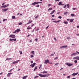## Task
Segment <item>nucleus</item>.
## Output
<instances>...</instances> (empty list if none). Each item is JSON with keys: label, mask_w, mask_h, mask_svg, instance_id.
<instances>
[{"label": "nucleus", "mask_w": 79, "mask_h": 79, "mask_svg": "<svg viewBox=\"0 0 79 79\" xmlns=\"http://www.w3.org/2000/svg\"><path fill=\"white\" fill-rule=\"evenodd\" d=\"M76 52V53H78V54H79V52H78V51H77Z\"/></svg>", "instance_id": "49"}, {"label": "nucleus", "mask_w": 79, "mask_h": 79, "mask_svg": "<svg viewBox=\"0 0 79 79\" xmlns=\"http://www.w3.org/2000/svg\"><path fill=\"white\" fill-rule=\"evenodd\" d=\"M66 7V4L64 7H63V8H65Z\"/></svg>", "instance_id": "46"}, {"label": "nucleus", "mask_w": 79, "mask_h": 79, "mask_svg": "<svg viewBox=\"0 0 79 79\" xmlns=\"http://www.w3.org/2000/svg\"><path fill=\"white\" fill-rule=\"evenodd\" d=\"M70 39H71V38L70 37H67V40H70Z\"/></svg>", "instance_id": "22"}, {"label": "nucleus", "mask_w": 79, "mask_h": 79, "mask_svg": "<svg viewBox=\"0 0 79 79\" xmlns=\"http://www.w3.org/2000/svg\"><path fill=\"white\" fill-rule=\"evenodd\" d=\"M30 56H31V58H33L34 57V55H31Z\"/></svg>", "instance_id": "31"}, {"label": "nucleus", "mask_w": 79, "mask_h": 79, "mask_svg": "<svg viewBox=\"0 0 79 79\" xmlns=\"http://www.w3.org/2000/svg\"><path fill=\"white\" fill-rule=\"evenodd\" d=\"M19 53H20V54H23V52H22V51H19Z\"/></svg>", "instance_id": "48"}, {"label": "nucleus", "mask_w": 79, "mask_h": 79, "mask_svg": "<svg viewBox=\"0 0 79 79\" xmlns=\"http://www.w3.org/2000/svg\"><path fill=\"white\" fill-rule=\"evenodd\" d=\"M73 10H75L76 9V8H72Z\"/></svg>", "instance_id": "55"}, {"label": "nucleus", "mask_w": 79, "mask_h": 79, "mask_svg": "<svg viewBox=\"0 0 79 79\" xmlns=\"http://www.w3.org/2000/svg\"><path fill=\"white\" fill-rule=\"evenodd\" d=\"M36 64V63H34L33 64H31L30 66H31V67H32V68H33V67H34V66Z\"/></svg>", "instance_id": "5"}, {"label": "nucleus", "mask_w": 79, "mask_h": 79, "mask_svg": "<svg viewBox=\"0 0 79 79\" xmlns=\"http://www.w3.org/2000/svg\"><path fill=\"white\" fill-rule=\"evenodd\" d=\"M63 23L64 24H68V22H66V21H64L63 22Z\"/></svg>", "instance_id": "19"}, {"label": "nucleus", "mask_w": 79, "mask_h": 79, "mask_svg": "<svg viewBox=\"0 0 79 79\" xmlns=\"http://www.w3.org/2000/svg\"><path fill=\"white\" fill-rule=\"evenodd\" d=\"M9 40H10V41H13V39H12L11 38Z\"/></svg>", "instance_id": "43"}, {"label": "nucleus", "mask_w": 79, "mask_h": 79, "mask_svg": "<svg viewBox=\"0 0 79 79\" xmlns=\"http://www.w3.org/2000/svg\"><path fill=\"white\" fill-rule=\"evenodd\" d=\"M54 40L55 41H56V40H57L55 38H54Z\"/></svg>", "instance_id": "47"}, {"label": "nucleus", "mask_w": 79, "mask_h": 79, "mask_svg": "<svg viewBox=\"0 0 79 79\" xmlns=\"http://www.w3.org/2000/svg\"><path fill=\"white\" fill-rule=\"evenodd\" d=\"M48 27H49V25H48L46 28V29H47L48 28Z\"/></svg>", "instance_id": "45"}, {"label": "nucleus", "mask_w": 79, "mask_h": 79, "mask_svg": "<svg viewBox=\"0 0 79 79\" xmlns=\"http://www.w3.org/2000/svg\"><path fill=\"white\" fill-rule=\"evenodd\" d=\"M38 15H37L36 17H35V18L36 19H37V18H38Z\"/></svg>", "instance_id": "61"}, {"label": "nucleus", "mask_w": 79, "mask_h": 79, "mask_svg": "<svg viewBox=\"0 0 79 79\" xmlns=\"http://www.w3.org/2000/svg\"><path fill=\"white\" fill-rule=\"evenodd\" d=\"M65 64L68 66L71 67L73 66V64H71V63H66Z\"/></svg>", "instance_id": "1"}, {"label": "nucleus", "mask_w": 79, "mask_h": 79, "mask_svg": "<svg viewBox=\"0 0 79 79\" xmlns=\"http://www.w3.org/2000/svg\"><path fill=\"white\" fill-rule=\"evenodd\" d=\"M71 16L73 17L74 16V14H71Z\"/></svg>", "instance_id": "34"}, {"label": "nucleus", "mask_w": 79, "mask_h": 79, "mask_svg": "<svg viewBox=\"0 0 79 79\" xmlns=\"http://www.w3.org/2000/svg\"><path fill=\"white\" fill-rule=\"evenodd\" d=\"M61 3H62V2H59V4H58V5H61Z\"/></svg>", "instance_id": "28"}, {"label": "nucleus", "mask_w": 79, "mask_h": 79, "mask_svg": "<svg viewBox=\"0 0 79 79\" xmlns=\"http://www.w3.org/2000/svg\"><path fill=\"white\" fill-rule=\"evenodd\" d=\"M79 73V72H77L75 73H73L72 74V76H76V75H77Z\"/></svg>", "instance_id": "10"}, {"label": "nucleus", "mask_w": 79, "mask_h": 79, "mask_svg": "<svg viewBox=\"0 0 79 79\" xmlns=\"http://www.w3.org/2000/svg\"><path fill=\"white\" fill-rule=\"evenodd\" d=\"M13 33H14V34H15V33H16V30H15V32H13Z\"/></svg>", "instance_id": "56"}, {"label": "nucleus", "mask_w": 79, "mask_h": 79, "mask_svg": "<svg viewBox=\"0 0 79 79\" xmlns=\"http://www.w3.org/2000/svg\"><path fill=\"white\" fill-rule=\"evenodd\" d=\"M67 79H69V78H70V76H69L67 77Z\"/></svg>", "instance_id": "36"}, {"label": "nucleus", "mask_w": 79, "mask_h": 79, "mask_svg": "<svg viewBox=\"0 0 79 79\" xmlns=\"http://www.w3.org/2000/svg\"><path fill=\"white\" fill-rule=\"evenodd\" d=\"M13 40L14 42H15V41H16V38H15L14 39H13Z\"/></svg>", "instance_id": "38"}, {"label": "nucleus", "mask_w": 79, "mask_h": 79, "mask_svg": "<svg viewBox=\"0 0 79 79\" xmlns=\"http://www.w3.org/2000/svg\"><path fill=\"white\" fill-rule=\"evenodd\" d=\"M35 40V41L36 42H37V41L38 39H37V38H36Z\"/></svg>", "instance_id": "59"}, {"label": "nucleus", "mask_w": 79, "mask_h": 79, "mask_svg": "<svg viewBox=\"0 0 79 79\" xmlns=\"http://www.w3.org/2000/svg\"><path fill=\"white\" fill-rule=\"evenodd\" d=\"M74 62H75V63H77V60H75L74 61Z\"/></svg>", "instance_id": "60"}, {"label": "nucleus", "mask_w": 79, "mask_h": 79, "mask_svg": "<svg viewBox=\"0 0 79 79\" xmlns=\"http://www.w3.org/2000/svg\"><path fill=\"white\" fill-rule=\"evenodd\" d=\"M9 37H12V39H14V38H15V35H11L9 36Z\"/></svg>", "instance_id": "4"}, {"label": "nucleus", "mask_w": 79, "mask_h": 79, "mask_svg": "<svg viewBox=\"0 0 79 79\" xmlns=\"http://www.w3.org/2000/svg\"><path fill=\"white\" fill-rule=\"evenodd\" d=\"M11 58H7L6 59V61L7 60H11Z\"/></svg>", "instance_id": "24"}, {"label": "nucleus", "mask_w": 79, "mask_h": 79, "mask_svg": "<svg viewBox=\"0 0 79 79\" xmlns=\"http://www.w3.org/2000/svg\"><path fill=\"white\" fill-rule=\"evenodd\" d=\"M55 10H54L51 13H50V14L52 15V14H53V13H55Z\"/></svg>", "instance_id": "16"}, {"label": "nucleus", "mask_w": 79, "mask_h": 79, "mask_svg": "<svg viewBox=\"0 0 79 79\" xmlns=\"http://www.w3.org/2000/svg\"><path fill=\"white\" fill-rule=\"evenodd\" d=\"M22 23L21 22H20L19 23V25H21L22 24Z\"/></svg>", "instance_id": "40"}, {"label": "nucleus", "mask_w": 79, "mask_h": 79, "mask_svg": "<svg viewBox=\"0 0 79 79\" xmlns=\"http://www.w3.org/2000/svg\"><path fill=\"white\" fill-rule=\"evenodd\" d=\"M58 18H60V19H61L62 18V17L61 16H59L58 17Z\"/></svg>", "instance_id": "35"}, {"label": "nucleus", "mask_w": 79, "mask_h": 79, "mask_svg": "<svg viewBox=\"0 0 79 79\" xmlns=\"http://www.w3.org/2000/svg\"><path fill=\"white\" fill-rule=\"evenodd\" d=\"M51 6V4H48V6Z\"/></svg>", "instance_id": "58"}, {"label": "nucleus", "mask_w": 79, "mask_h": 79, "mask_svg": "<svg viewBox=\"0 0 79 79\" xmlns=\"http://www.w3.org/2000/svg\"><path fill=\"white\" fill-rule=\"evenodd\" d=\"M49 61H50V60L48 59L46 60H45L44 62V64H47L48 63H49Z\"/></svg>", "instance_id": "7"}, {"label": "nucleus", "mask_w": 79, "mask_h": 79, "mask_svg": "<svg viewBox=\"0 0 79 79\" xmlns=\"http://www.w3.org/2000/svg\"><path fill=\"white\" fill-rule=\"evenodd\" d=\"M51 56H54V54H52L51 55Z\"/></svg>", "instance_id": "53"}, {"label": "nucleus", "mask_w": 79, "mask_h": 79, "mask_svg": "<svg viewBox=\"0 0 79 79\" xmlns=\"http://www.w3.org/2000/svg\"><path fill=\"white\" fill-rule=\"evenodd\" d=\"M14 69V68H13L12 69H11L10 71H9V72H11V71H13Z\"/></svg>", "instance_id": "41"}, {"label": "nucleus", "mask_w": 79, "mask_h": 79, "mask_svg": "<svg viewBox=\"0 0 79 79\" xmlns=\"http://www.w3.org/2000/svg\"><path fill=\"white\" fill-rule=\"evenodd\" d=\"M16 32H19V31H20V29H17L16 30Z\"/></svg>", "instance_id": "18"}, {"label": "nucleus", "mask_w": 79, "mask_h": 79, "mask_svg": "<svg viewBox=\"0 0 79 79\" xmlns=\"http://www.w3.org/2000/svg\"><path fill=\"white\" fill-rule=\"evenodd\" d=\"M62 69H63V68H61L60 69V70H62Z\"/></svg>", "instance_id": "64"}, {"label": "nucleus", "mask_w": 79, "mask_h": 79, "mask_svg": "<svg viewBox=\"0 0 79 79\" xmlns=\"http://www.w3.org/2000/svg\"><path fill=\"white\" fill-rule=\"evenodd\" d=\"M27 77V75L25 76H23L22 77V79H26V77Z\"/></svg>", "instance_id": "14"}, {"label": "nucleus", "mask_w": 79, "mask_h": 79, "mask_svg": "<svg viewBox=\"0 0 79 79\" xmlns=\"http://www.w3.org/2000/svg\"><path fill=\"white\" fill-rule=\"evenodd\" d=\"M67 8H69L70 6H69V4H67Z\"/></svg>", "instance_id": "21"}, {"label": "nucleus", "mask_w": 79, "mask_h": 79, "mask_svg": "<svg viewBox=\"0 0 79 79\" xmlns=\"http://www.w3.org/2000/svg\"><path fill=\"white\" fill-rule=\"evenodd\" d=\"M37 77H39V76H34V79H36Z\"/></svg>", "instance_id": "33"}, {"label": "nucleus", "mask_w": 79, "mask_h": 79, "mask_svg": "<svg viewBox=\"0 0 79 79\" xmlns=\"http://www.w3.org/2000/svg\"><path fill=\"white\" fill-rule=\"evenodd\" d=\"M58 57H55L54 58V60H57L58 59Z\"/></svg>", "instance_id": "42"}, {"label": "nucleus", "mask_w": 79, "mask_h": 79, "mask_svg": "<svg viewBox=\"0 0 79 79\" xmlns=\"http://www.w3.org/2000/svg\"><path fill=\"white\" fill-rule=\"evenodd\" d=\"M52 10V8H49L48 10V11H50V10Z\"/></svg>", "instance_id": "27"}, {"label": "nucleus", "mask_w": 79, "mask_h": 79, "mask_svg": "<svg viewBox=\"0 0 79 79\" xmlns=\"http://www.w3.org/2000/svg\"><path fill=\"white\" fill-rule=\"evenodd\" d=\"M32 27H29V28H27V29H31V28Z\"/></svg>", "instance_id": "51"}, {"label": "nucleus", "mask_w": 79, "mask_h": 79, "mask_svg": "<svg viewBox=\"0 0 79 79\" xmlns=\"http://www.w3.org/2000/svg\"><path fill=\"white\" fill-rule=\"evenodd\" d=\"M34 26V24H33V25H32L31 26V27H33V26Z\"/></svg>", "instance_id": "52"}, {"label": "nucleus", "mask_w": 79, "mask_h": 79, "mask_svg": "<svg viewBox=\"0 0 79 79\" xmlns=\"http://www.w3.org/2000/svg\"><path fill=\"white\" fill-rule=\"evenodd\" d=\"M68 13V12H65L64 13V15H67Z\"/></svg>", "instance_id": "30"}, {"label": "nucleus", "mask_w": 79, "mask_h": 79, "mask_svg": "<svg viewBox=\"0 0 79 79\" xmlns=\"http://www.w3.org/2000/svg\"><path fill=\"white\" fill-rule=\"evenodd\" d=\"M73 59L74 60H79V56H76V57H75L73 58Z\"/></svg>", "instance_id": "9"}, {"label": "nucleus", "mask_w": 79, "mask_h": 79, "mask_svg": "<svg viewBox=\"0 0 79 79\" xmlns=\"http://www.w3.org/2000/svg\"><path fill=\"white\" fill-rule=\"evenodd\" d=\"M31 53H32V54H33V55H35V53H34V51H31Z\"/></svg>", "instance_id": "25"}, {"label": "nucleus", "mask_w": 79, "mask_h": 79, "mask_svg": "<svg viewBox=\"0 0 79 79\" xmlns=\"http://www.w3.org/2000/svg\"><path fill=\"white\" fill-rule=\"evenodd\" d=\"M63 48V46H62V47H60V49H61V48Z\"/></svg>", "instance_id": "54"}, {"label": "nucleus", "mask_w": 79, "mask_h": 79, "mask_svg": "<svg viewBox=\"0 0 79 79\" xmlns=\"http://www.w3.org/2000/svg\"><path fill=\"white\" fill-rule=\"evenodd\" d=\"M60 20H59L57 21H53V22L54 23H58V22H60Z\"/></svg>", "instance_id": "20"}, {"label": "nucleus", "mask_w": 79, "mask_h": 79, "mask_svg": "<svg viewBox=\"0 0 79 79\" xmlns=\"http://www.w3.org/2000/svg\"><path fill=\"white\" fill-rule=\"evenodd\" d=\"M38 76H40V77H47V75H42V74H38Z\"/></svg>", "instance_id": "3"}, {"label": "nucleus", "mask_w": 79, "mask_h": 79, "mask_svg": "<svg viewBox=\"0 0 79 79\" xmlns=\"http://www.w3.org/2000/svg\"><path fill=\"white\" fill-rule=\"evenodd\" d=\"M20 60H17V61H15L14 62H13V64H16V63H18V62H19V61Z\"/></svg>", "instance_id": "8"}, {"label": "nucleus", "mask_w": 79, "mask_h": 79, "mask_svg": "<svg viewBox=\"0 0 79 79\" xmlns=\"http://www.w3.org/2000/svg\"><path fill=\"white\" fill-rule=\"evenodd\" d=\"M55 16V15H52V17H54Z\"/></svg>", "instance_id": "50"}, {"label": "nucleus", "mask_w": 79, "mask_h": 79, "mask_svg": "<svg viewBox=\"0 0 79 79\" xmlns=\"http://www.w3.org/2000/svg\"><path fill=\"white\" fill-rule=\"evenodd\" d=\"M48 76H50L49 74H48L47 75V77H48Z\"/></svg>", "instance_id": "63"}, {"label": "nucleus", "mask_w": 79, "mask_h": 79, "mask_svg": "<svg viewBox=\"0 0 79 79\" xmlns=\"http://www.w3.org/2000/svg\"><path fill=\"white\" fill-rule=\"evenodd\" d=\"M29 22L27 23V24H31L32 22V20H31V21H30V20L29 21Z\"/></svg>", "instance_id": "26"}, {"label": "nucleus", "mask_w": 79, "mask_h": 79, "mask_svg": "<svg viewBox=\"0 0 79 79\" xmlns=\"http://www.w3.org/2000/svg\"><path fill=\"white\" fill-rule=\"evenodd\" d=\"M30 63H33V61H31Z\"/></svg>", "instance_id": "62"}, {"label": "nucleus", "mask_w": 79, "mask_h": 79, "mask_svg": "<svg viewBox=\"0 0 79 79\" xmlns=\"http://www.w3.org/2000/svg\"><path fill=\"white\" fill-rule=\"evenodd\" d=\"M12 19H15V18H16L15 17V16H12Z\"/></svg>", "instance_id": "32"}, {"label": "nucleus", "mask_w": 79, "mask_h": 79, "mask_svg": "<svg viewBox=\"0 0 79 79\" xmlns=\"http://www.w3.org/2000/svg\"><path fill=\"white\" fill-rule=\"evenodd\" d=\"M12 74V73H9L7 74V76H8V77H9V76H10V75H11V74Z\"/></svg>", "instance_id": "12"}, {"label": "nucleus", "mask_w": 79, "mask_h": 79, "mask_svg": "<svg viewBox=\"0 0 79 79\" xmlns=\"http://www.w3.org/2000/svg\"><path fill=\"white\" fill-rule=\"evenodd\" d=\"M73 21H74V19H72L70 20V22H71V23H72V22H73Z\"/></svg>", "instance_id": "29"}, {"label": "nucleus", "mask_w": 79, "mask_h": 79, "mask_svg": "<svg viewBox=\"0 0 79 79\" xmlns=\"http://www.w3.org/2000/svg\"><path fill=\"white\" fill-rule=\"evenodd\" d=\"M6 20L7 21V19H3V22H5V21H6Z\"/></svg>", "instance_id": "44"}, {"label": "nucleus", "mask_w": 79, "mask_h": 79, "mask_svg": "<svg viewBox=\"0 0 79 79\" xmlns=\"http://www.w3.org/2000/svg\"><path fill=\"white\" fill-rule=\"evenodd\" d=\"M8 6H9V4H7V5H5L1 6V8H6V7Z\"/></svg>", "instance_id": "6"}, {"label": "nucleus", "mask_w": 79, "mask_h": 79, "mask_svg": "<svg viewBox=\"0 0 79 79\" xmlns=\"http://www.w3.org/2000/svg\"><path fill=\"white\" fill-rule=\"evenodd\" d=\"M8 10V9H2L3 11H4V12H5V11H6L7 10Z\"/></svg>", "instance_id": "11"}, {"label": "nucleus", "mask_w": 79, "mask_h": 79, "mask_svg": "<svg viewBox=\"0 0 79 79\" xmlns=\"http://www.w3.org/2000/svg\"><path fill=\"white\" fill-rule=\"evenodd\" d=\"M36 7H39V5H38L37 6H36Z\"/></svg>", "instance_id": "57"}, {"label": "nucleus", "mask_w": 79, "mask_h": 79, "mask_svg": "<svg viewBox=\"0 0 79 79\" xmlns=\"http://www.w3.org/2000/svg\"><path fill=\"white\" fill-rule=\"evenodd\" d=\"M37 66H36L35 67L34 69V71H35L37 69Z\"/></svg>", "instance_id": "17"}, {"label": "nucleus", "mask_w": 79, "mask_h": 79, "mask_svg": "<svg viewBox=\"0 0 79 79\" xmlns=\"http://www.w3.org/2000/svg\"><path fill=\"white\" fill-rule=\"evenodd\" d=\"M42 64H41L40 65V66L39 67V69H40V68H42Z\"/></svg>", "instance_id": "37"}, {"label": "nucleus", "mask_w": 79, "mask_h": 79, "mask_svg": "<svg viewBox=\"0 0 79 79\" xmlns=\"http://www.w3.org/2000/svg\"><path fill=\"white\" fill-rule=\"evenodd\" d=\"M41 73H42L43 74H44V73H47V71H44L43 72H41Z\"/></svg>", "instance_id": "15"}, {"label": "nucleus", "mask_w": 79, "mask_h": 79, "mask_svg": "<svg viewBox=\"0 0 79 79\" xmlns=\"http://www.w3.org/2000/svg\"><path fill=\"white\" fill-rule=\"evenodd\" d=\"M38 3H42V2H35L33 3H32L31 5H37V4H38Z\"/></svg>", "instance_id": "2"}, {"label": "nucleus", "mask_w": 79, "mask_h": 79, "mask_svg": "<svg viewBox=\"0 0 79 79\" xmlns=\"http://www.w3.org/2000/svg\"><path fill=\"white\" fill-rule=\"evenodd\" d=\"M77 55V53H73L71 55V56H74V55L75 56L76 55Z\"/></svg>", "instance_id": "13"}, {"label": "nucleus", "mask_w": 79, "mask_h": 79, "mask_svg": "<svg viewBox=\"0 0 79 79\" xmlns=\"http://www.w3.org/2000/svg\"><path fill=\"white\" fill-rule=\"evenodd\" d=\"M63 48H66V47H68V46L67 45H65L63 46Z\"/></svg>", "instance_id": "23"}, {"label": "nucleus", "mask_w": 79, "mask_h": 79, "mask_svg": "<svg viewBox=\"0 0 79 79\" xmlns=\"http://www.w3.org/2000/svg\"><path fill=\"white\" fill-rule=\"evenodd\" d=\"M58 63H57L55 64V66H56H56H58Z\"/></svg>", "instance_id": "39"}]
</instances>
